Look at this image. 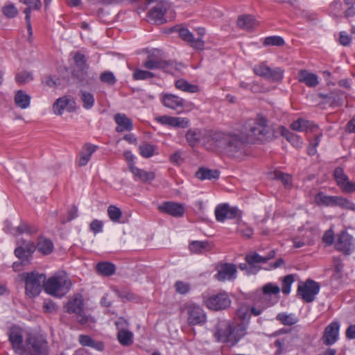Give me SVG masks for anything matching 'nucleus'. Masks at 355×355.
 Masks as SVG:
<instances>
[{
  "mask_svg": "<svg viewBox=\"0 0 355 355\" xmlns=\"http://www.w3.org/2000/svg\"><path fill=\"white\" fill-rule=\"evenodd\" d=\"M246 130L252 133H263L268 132V121L266 116L262 114H258L255 120H248L246 123Z\"/></svg>",
  "mask_w": 355,
  "mask_h": 355,
  "instance_id": "nucleus-14",
  "label": "nucleus"
},
{
  "mask_svg": "<svg viewBox=\"0 0 355 355\" xmlns=\"http://www.w3.org/2000/svg\"><path fill=\"white\" fill-rule=\"evenodd\" d=\"M247 135H186L189 144L193 147L200 144L209 150L218 148L230 153L240 150L244 144L243 139ZM249 139H253L257 135H248ZM264 137L266 135H257Z\"/></svg>",
  "mask_w": 355,
  "mask_h": 355,
  "instance_id": "nucleus-1",
  "label": "nucleus"
},
{
  "mask_svg": "<svg viewBox=\"0 0 355 355\" xmlns=\"http://www.w3.org/2000/svg\"><path fill=\"white\" fill-rule=\"evenodd\" d=\"M140 155L145 158H149L155 154H157L156 152V146L148 143H144L139 146Z\"/></svg>",
  "mask_w": 355,
  "mask_h": 355,
  "instance_id": "nucleus-46",
  "label": "nucleus"
},
{
  "mask_svg": "<svg viewBox=\"0 0 355 355\" xmlns=\"http://www.w3.org/2000/svg\"><path fill=\"white\" fill-rule=\"evenodd\" d=\"M15 80L18 83L24 85L33 80V76L31 72L24 71L16 75Z\"/></svg>",
  "mask_w": 355,
  "mask_h": 355,
  "instance_id": "nucleus-54",
  "label": "nucleus"
},
{
  "mask_svg": "<svg viewBox=\"0 0 355 355\" xmlns=\"http://www.w3.org/2000/svg\"><path fill=\"white\" fill-rule=\"evenodd\" d=\"M276 318L283 324L288 326L293 325L298 322V318L293 313H280Z\"/></svg>",
  "mask_w": 355,
  "mask_h": 355,
  "instance_id": "nucleus-44",
  "label": "nucleus"
},
{
  "mask_svg": "<svg viewBox=\"0 0 355 355\" xmlns=\"http://www.w3.org/2000/svg\"><path fill=\"white\" fill-rule=\"evenodd\" d=\"M107 212L110 220L113 223H121L122 212L119 207L114 205H110L107 207Z\"/></svg>",
  "mask_w": 355,
  "mask_h": 355,
  "instance_id": "nucleus-47",
  "label": "nucleus"
},
{
  "mask_svg": "<svg viewBox=\"0 0 355 355\" xmlns=\"http://www.w3.org/2000/svg\"><path fill=\"white\" fill-rule=\"evenodd\" d=\"M25 279L26 294L31 298L37 296L45 283L46 276L38 272H28L24 275Z\"/></svg>",
  "mask_w": 355,
  "mask_h": 355,
  "instance_id": "nucleus-3",
  "label": "nucleus"
},
{
  "mask_svg": "<svg viewBox=\"0 0 355 355\" xmlns=\"http://www.w3.org/2000/svg\"><path fill=\"white\" fill-rule=\"evenodd\" d=\"M175 291L180 295H185L190 291L191 286L189 283L181 280L175 282L174 284Z\"/></svg>",
  "mask_w": 355,
  "mask_h": 355,
  "instance_id": "nucleus-52",
  "label": "nucleus"
},
{
  "mask_svg": "<svg viewBox=\"0 0 355 355\" xmlns=\"http://www.w3.org/2000/svg\"><path fill=\"white\" fill-rule=\"evenodd\" d=\"M320 284L311 279H307L298 286L297 294L301 299L307 303L313 302L320 291Z\"/></svg>",
  "mask_w": 355,
  "mask_h": 355,
  "instance_id": "nucleus-4",
  "label": "nucleus"
},
{
  "mask_svg": "<svg viewBox=\"0 0 355 355\" xmlns=\"http://www.w3.org/2000/svg\"><path fill=\"white\" fill-rule=\"evenodd\" d=\"M26 344L27 347L31 349L37 355L46 354L47 343L44 339L29 336L26 338Z\"/></svg>",
  "mask_w": 355,
  "mask_h": 355,
  "instance_id": "nucleus-18",
  "label": "nucleus"
},
{
  "mask_svg": "<svg viewBox=\"0 0 355 355\" xmlns=\"http://www.w3.org/2000/svg\"><path fill=\"white\" fill-rule=\"evenodd\" d=\"M31 96L23 90H19L15 96L16 105L21 109H26L30 105Z\"/></svg>",
  "mask_w": 355,
  "mask_h": 355,
  "instance_id": "nucleus-34",
  "label": "nucleus"
},
{
  "mask_svg": "<svg viewBox=\"0 0 355 355\" xmlns=\"http://www.w3.org/2000/svg\"><path fill=\"white\" fill-rule=\"evenodd\" d=\"M231 323L229 322H220L214 333V337L218 342L230 344Z\"/></svg>",
  "mask_w": 355,
  "mask_h": 355,
  "instance_id": "nucleus-22",
  "label": "nucleus"
},
{
  "mask_svg": "<svg viewBox=\"0 0 355 355\" xmlns=\"http://www.w3.org/2000/svg\"><path fill=\"white\" fill-rule=\"evenodd\" d=\"M171 32H178L180 37L187 42L192 48L196 50H202L205 42L201 38H195L193 33L186 28L175 26L171 30Z\"/></svg>",
  "mask_w": 355,
  "mask_h": 355,
  "instance_id": "nucleus-9",
  "label": "nucleus"
},
{
  "mask_svg": "<svg viewBox=\"0 0 355 355\" xmlns=\"http://www.w3.org/2000/svg\"><path fill=\"white\" fill-rule=\"evenodd\" d=\"M2 12L6 17L13 18L17 16L18 11L14 4H9L2 8Z\"/></svg>",
  "mask_w": 355,
  "mask_h": 355,
  "instance_id": "nucleus-60",
  "label": "nucleus"
},
{
  "mask_svg": "<svg viewBox=\"0 0 355 355\" xmlns=\"http://www.w3.org/2000/svg\"><path fill=\"white\" fill-rule=\"evenodd\" d=\"M294 278L293 275H288L284 278L282 288L283 293L288 294L291 292V287L294 282Z\"/></svg>",
  "mask_w": 355,
  "mask_h": 355,
  "instance_id": "nucleus-57",
  "label": "nucleus"
},
{
  "mask_svg": "<svg viewBox=\"0 0 355 355\" xmlns=\"http://www.w3.org/2000/svg\"><path fill=\"white\" fill-rule=\"evenodd\" d=\"M80 98L83 102V106L86 110L92 109L95 103L94 95L85 90H80L79 93Z\"/></svg>",
  "mask_w": 355,
  "mask_h": 355,
  "instance_id": "nucleus-38",
  "label": "nucleus"
},
{
  "mask_svg": "<svg viewBox=\"0 0 355 355\" xmlns=\"http://www.w3.org/2000/svg\"><path fill=\"white\" fill-rule=\"evenodd\" d=\"M118 330L117 339L123 346H130L133 343V333L128 329V323L123 318H119L115 322Z\"/></svg>",
  "mask_w": 355,
  "mask_h": 355,
  "instance_id": "nucleus-8",
  "label": "nucleus"
},
{
  "mask_svg": "<svg viewBox=\"0 0 355 355\" xmlns=\"http://www.w3.org/2000/svg\"><path fill=\"white\" fill-rule=\"evenodd\" d=\"M17 247L15 250V255L20 259H26L36 250V245L30 241L19 239L17 242Z\"/></svg>",
  "mask_w": 355,
  "mask_h": 355,
  "instance_id": "nucleus-12",
  "label": "nucleus"
},
{
  "mask_svg": "<svg viewBox=\"0 0 355 355\" xmlns=\"http://www.w3.org/2000/svg\"><path fill=\"white\" fill-rule=\"evenodd\" d=\"M96 270L103 276H110L115 272V266L109 262H101L96 265Z\"/></svg>",
  "mask_w": 355,
  "mask_h": 355,
  "instance_id": "nucleus-42",
  "label": "nucleus"
},
{
  "mask_svg": "<svg viewBox=\"0 0 355 355\" xmlns=\"http://www.w3.org/2000/svg\"><path fill=\"white\" fill-rule=\"evenodd\" d=\"M159 209L162 212L170 214L173 217H181L185 211L183 205L174 202H164L159 207Z\"/></svg>",
  "mask_w": 355,
  "mask_h": 355,
  "instance_id": "nucleus-21",
  "label": "nucleus"
},
{
  "mask_svg": "<svg viewBox=\"0 0 355 355\" xmlns=\"http://www.w3.org/2000/svg\"><path fill=\"white\" fill-rule=\"evenodd\" d=\"M132 174L134 178L137 181H140L144 183L152 182L155 178V174L153 171H146L136 166H132L129 170Z\"/></svg>",
  "mask_w": 355,
  "mask_h": 355,
  "instance_id": "nucleus-25",
  "label": "nucleus"
},
{
  "mask_svg": "<svg viewBox=\"0 0 355 355\" xmlns=\"http://www.w3.org/2000/svg\"><path fill=\"white\" fill-rule=\"evenodd\" d=\"M336 248L344 253L349 254L355 248L353 237L346 232H341L336 243Z\"/></svg>",
  "mask_w": 355,
  "mask_h": 355,
  "instance_id": "nucleus-13",
  "label": "nucleus"
},
{
  "mask_svg": "<svg viewBox=\"0 0 355 355\" xmlns=\"http://www.w3.org/2000/svg\"><path fill=\"white\" fill-rule=\"evenodd\" d=\"M339 323L333 322L330 323L324 329L322 336L323 343L326 345H331L335 343L339 336Z\"/></svg>",
  "mask_w": 355,
  "mask_h": 355,
  "instance_id": "nucleus-17",
  "label": "nucleus"
},
{
  "mask_svg": "<svg viewBox=\"0 0 355 355\" xmlns=\"http://www.w3.org/2000/svg\"><path fill=\"white\" fill-rule=\"evenodd\" d=\"M219 173L216 170L201 168L196 173V177L199 180H211L218 178Z\"/></svg>",
  "mask_w": 355,
  "mask_h": 355,
  "instance_id": "nucleus-41",
  "label": "nucleus"
},
{
  "mask_svg": "<svg viewBox=\"0 0 355 355\" xmlns=\"http://www.w3.org/2000/svg\"><path fill=\"white\" fill-rule=\"evenodd\" d=\"M285 44L284 39L280 36H270L265 38V46H282Z\"/></svg>",
  "mask_w": 355,
  "mask_h": 355,
  "instance_id": "nucleus-53",
  "label": "nucleus"
},
{
  "mask_svg": "<svg viewBox=\"0 0 355 355\" xmlns=\"http://www.w3.org/2000/svg\"><path fill=\"white\" fill-rule=\"evenodd\" d=\"M293 130L298 132H314L319 131V127L313 121L298 119L291 124Z\"/></svg>",
  "mask_w": 355,
  "mask_h": 355,
  "instance_id": "nucleus-20",
  "label": "nucleus"
},
{
  "mask_svg": "<svg viewBox=\"0 0 355 355\" xmlns=\"http://www.w3.org/2000/svg\"><path fill=\"white\" fill-rule=\"evenodd\" d=\"M247 332V325L244 323H239L236 325L231 323V336L230 345H234L237 343Z\"/></svg>",
  "mask_w": 355,
  "mask_h": 355,
  "instance_id": "nucleus-27",
  "label": "nucleus"
},
{
  "mask_svg": "<svg viewBox=\"0 0 355 355\" xmlns=\"http://www.w3.org/2000/svg\"><path fill=\"white\" fill-rule=\"evenodd\" d=\"M114 120L116 126L117 132L131 131L132 130V123L130 119H129L124 114H116L114 116Z\"/></svg>",
  "mask_w": 355,
  "mask_h": 355,
  "instance_id": "nucleus-30",
  "label": "nucleus"
},
{
  "mask_svg": "<svg viewBox=\"0 0 355 355\" xmlns=\"http://www.w3.org/2000/svg\"><path fill=\"white\" fill-rule=\"evenodd\" d=\"M175 87L181 91L189 93H197L199 92V87L196 85L190 84L184 79H179L175 81Z\"/></svg>",
  "mask_w": 355,
  "mask_h": 355,
  "instance_id": "nucleus-37",
  "label": "nucleus"
},
{
  "mask_svg": "<svg viewBox=\"0 0 355 355\" xmlns=\"http://www.w3.org/2000/svg\"><path fill=\"white\" fill-rule=\"evenodd\" d=\"M36 249L43 254H49L53 250V244L49 239L40 238Z\"/></svg>",
  "mask_w": 355,
  "mask_h": 355,
  "instance_id": "nucleus-36",
  "label": "nucleus"
},
{
  "mask_svg": "<svg viewBox=\"0 0 355 355\" xmlns=\"http://www.w3.org/2000/svg\"><path fill=\"white\" fill-rule=\"evenodd\" d=\"M189 250L193 253H202L209 251L211 249V245L207 241H194L189 245Z\"/></svg>",
  "mask_w": 355,
  "mask_h": 355,
  "instance_id": "nucleus-32",
  "label": "nucleus"
},
{
  "mask_svg": "<svg viewBox=\"0 0 355 355\" xmlns=\"http://www.w3.org/2000/svg\"><path fill=\"white\" fill-rule=\"evenodd\" d=\"M215 278L218 281L232 280L236 277L237 269L232 263H220L216 266Z\"/></svg>",
  "mask_w": 355,
  "mask_h": 355,
  "instance_id": "nucleus-11",
  "label": "nucleus"
},
{
  "mask_svg": "<svg viewBox=\"0 0 355 355\" xmlns=\"http://www.w3.org/2000/svg\"><path fill=\"white\" fill-rule=\"evenodd\" d=\"M72 76L77 80V83L80 86H85L90 84L87 73L85 69L74 70Z\"/></svg>",
  "mask_w": 355,
  "mask_h": 355,
  "instance_id": "nucleus-45",
  "label": "nucleus"
},
{
  "mask_svg": "<svg viewBox=\"0 0 355 355\" xmlns=\"http://www.w3.org/2000/svg\"><path fill=\"white\" fill-rule=\"evenodd\" d=\"M160 51L154 49L151 53L148 55L146 61L144 62L143 66L148 69H163L164 71L171 73L172 63L168 61L162 60L157 58Z\"/></svg>",
  "mask_w": 355,
  "mask_h": 355,
  "instance_id": "nucleus-5",
  "label": "nucleus"
},
{
  "mask_svg": "<svg viewBox=\"0 0 355 355\" xmlns=\"http://www.w3.org/2000/svg\"><path fill=\"white\" fill-rule=\"evenodd\" d=\"M344 4L347 7L345 17H350L355 15V0H344Z\"/></svg>",
  "mask_w": 355,
  "mask_h": 355,
  "instance_id": "nucleus-62",
  "label": "nucleus"
},
{
  "mask_svg": "<svg viewBox=\"0 0 355 355\" xmlns=\"http://www.w3.org/2000/svg\"><path fill=\"white\" fill-rule=\"evenodd\" d=\"M335 206L355 211V204L342 196H337Z\"/></svg>",
  "mask_w": 355,
  "mask_h": 355,
  "instance_id": "nucleus-51",
  "label": "nucleus"
},
{
  "mask_svg": "<svg viewBox=\"0 0 355 355\" xmlns=\"http://www.w3.org/2000/svg\"><path fill=\"white\" fill-rule=\"evenodd\" d=\"M270 306L269 302H265L258 296L254 300V304L253 306H250V314H252L255 316L259 315L261 314L263 311L266 309L268 306Z\"/></svg>",
  "mask_w": 355,
  "mask_h": 355,
  "instance_id": "nucleus-35",
  "label": "nucleus"
},
{
  "mask_svg": "<svg viewBox=\"0 0 355 355\" xmlns=\"http://www.w3.org/2000/svg\"><path fill=\"white\" fill-rule=\"evenodd\" d=\"M285 139L293 146L300 148L302 145V140L298 135H283Z\"/></svg>",
  "mask_w": 355,
  "mask_h": 355,
  "instance_id": "nucleus-61",
  "label": "nucleus"
},
{
  "mask_svg": "<svg viewBox=\"0 0 355 355\" xmlns=\"http://www.w3.org/2000/svg\"><path fill=\"white\" fill-rule=\"evenodd\" d=\"M253 71L256 75L265 78L266 74H268V72L270 71V67L268 66L265 62H261L255 65Z\"/></svg>",
  "mask_w": 355,
  "mask_h": 355,
  "instance_id": "nucleus-56",
  "label": "nucleus"
},
{
  "mask_svg": "<svg viewBox=\"0 0 355 355\" xmlns=\"http://www.w3.org/2000/svg\"><path fill=\"white\" fill-rule=\"evenodd\" d=\"M279 291L280 288L278 286L268 283L263 286L262 293H260L257 296L265 302H268L267 299L268 295H277Z\"/></svg>",
  "mask_w": 355,
  "mask_h": 355,
  "instance_id": "nucleus-33",
  "label": "nucleus"
},
{
  "mask_svg": "<svg viewBox=\"0 0 355 355\" xmlns=\"http://www.w3.org/2000/svg\"><path fill=\"white\" fill-rule=\"evenodd\" d=\"M239 214L236 207H232L227 204L220 205L215 209V216L218 221L223 222L227 218H234Z\"/></svg>",
  "mask_w": 355,
  "mask_h": 355,
  "instance_id": "nucleus-15",
  "label": "nucleus"
},
{
  "mask_svg": "<svg viewBox=\"0 0 355 355\" xmlns=\"http://www.w3.org/2000/svg\"><path fill=\"white\" fill-rule=\"evenodd\" d=\"M185 309L188 315L187 321L189 324H202L206 322V314L199 305L189 302L185 304Z\"/></svg>",
  "mask_w": 355,
  "mask_h": 355,
  "instance_id": "nucleus-6",
  "label": "nucleus"
},
{
  "mask_svg": "<svg viewBox=\"0 0 355 355\" xmlns=\"http://www.w3.org/2000/svg\"><path fill=\"white\" fill-rule=\"evenodd\" d=\"M100 80L101 82L108 85H114L116 82V78L114 73L110 71H105L101 73L100 75Z\"/></svg>",
  "mask_w": 355,
  "mask_h": 355,
  "instance_id": "nucleus-55",
  "label": "nucleus"
},
{
  "mask_svg": "<svg viewBox=\"0 0 355 355\" xmlns=\"http://www.w3.org/2000/svg\"><path fill=\"white\" fill-rule=\"evenodd\" d=\"M313 240V233L310 230H306L302 234V238L293 239L294 247L296 248H302L306 245H310Z\"/></svg>",
  "mask_w": 355,
  "mask_h": 355,
  "instance_id": "nucleus-39",
  "label": "nucleus"
},
{
  "mask_svg": "<svg viewBox=\"0 0 355 355\" xmlns=\"http://www.w3.org/2000/svg\"><path fill=\"white\" fill-rule=\"evenodd\" d=\"M257 24L258 23L255 18L250 15H241L237 19L238 26L247 31L253 29Z\"/></svg>",
  "mask_w": 355,
  "mask_h": 355,
  "instance_id": "nucleus-31",
  "label": "nucleus"
},
{
  "mask_svg": "<svg viewBox=\"0 0 355 355\" xmlns=\"http://www.w3.org/2000/svg\"><path fill=\"white\" fill-rule=\"evenodd\" d=\"M337 196H327L323 193H318L315 197V202L319 205L335 206Z\"/></svg>",
  "mask_w": 355,
  "mask_h": 355,
  "instance_id": "nucleus-40",
  "label": "nucleus"
},
{
  "mask_svg": "<svg viewBox=\"0 0 355 355\" xmlns=\"http://www.w3.org/2000/svg\"><path fill=\"white\" fill-rule=\"evenodd\" d=\"M162 103L169 109L178 110L179 108H184L186 101L182 98L175 94H164L162 97Z\"/></svg>",
  "mask_w": 355,
  "mask_h": 355,
  "instance_id": "nucleus-19",
  "label": "nucleus"
},
{
  "mask_svg": "<svg viewBox=\"0 0 355 355\" xmlns=\"http://www.w3.org/2000/svg\"><path fill=\"white\" fill-rule=\"evenodd\" d=\"M250 306L247 304H241L236 311V315L242 320H248L250 317Z\"/></svg>",
  "mask_w": 355,
  "mask_h": 355,
  "instance_id": "nucleus-49",
  "label": "nucleus"
},
{
  "mask_svg": "<svg viewBox=\"0 0 355 355\" xmlns=\"http://www.w3.org/2000/svg\"><path fill=\"white\" fill-rule=\"evenodd\" d=\"M274 257V251L270 252L268 256L265 257L261 256L256 252H251L246 255L245 261L250 266L256 268V270H258L259 269V268L257 267L258 264L266 263L268 260L272 259Z\"/></svg>",
  "mask_w": 355,
  "mask_h": 355,
  "instance_id": "nucleus-23",
  "label": "nucleus"
},
{
  "mask_svg": "<svg viewBox=\"0 0 355 355\" xmlns=\"http://www.w3.org/2000/svg\"><path fill=\"white\" fill-rule=\"evenodd\" d=\"M96 146L90 144H85L77 159V164L80 166H85L90 160L92 155L96 151Z\"/></svg>",
  "mask_w": 355,
  "mask_h": 355,
  "instance_id": "nucleus-28",
  "label": "nucleus"
},
{
  "mask_svg": "<svg viewBox=\"0 0 355 355\" xmlns=\"http://www.w3.org/2000/svg\"><path fill=\"white\" fill-rule=\"evenodd\" d=\"M165 12L163 3L159 2L150 10L148 16L155 23L163 24L166 21L164 18Z\"/></svg>",
  "mask_w": 355,
  "mask_h": 355,
  "instance_id": "nucleus-26",
  "label": "nucleus"
},
{
  "mask_svg": "<svg viewBox=\"0 0 355 355\" xmlns=\"http://www.w3.org/2000/svg\"><path fill=\"white\" fill-rule=\"evenodd\" d=\"M9 340L17 353L22 354L24 352L22 329L19 327L14 326L10 329Z\"/></svg>",
  "mask_w": 355,
  "mask_h": 355,
  "instance_id": "nucleus-16",
  "label": "nucleus"
},
{
  "mask_svg": "<svg viewBox=\"0 0 355 355\" xmlns=\"http://www.w3.org/2000/svg\"><path fill=\"white\" fill-rule=\"evenodd\" d=\"M206 306L214 311L226 309L231 305V300L226 293L213 295L205 300Z\"/></svg>",
  "mask_w": 355,
  "mask_h": 355,
  "instance_id": "nucleus-7",
  "label": "nucleus"
},
{
  "mask_svg": "<svg viewBox=\"0 0 355 355\" xmlns=\"http://www.w3.org/2000/svg\"><path fill=\"white\" fill-rule=\"evenodd\" d=\"M66 311L69 313L80 314L83 313V300L81 295H76L69 300L64 306Z\"/></svg>",
  "mask_w": 355,
  "mask_h": 355,
  "instance_id": "nucleus-29",
  "label": "nucleus"
},
{
  "mask_svg": "<svg viewBox=\"0 0 355 355\" xmlns=\"http://www.w3.org/2000/svg\"><path fill=\"white\" fill-rule=\"evenodd\" d=\"M334 178L337 185L346 193H352L355 191V182L349 180L348 176L345 173L344 170L337 167L334 171Z\"/></svg>",
  "mask_w": 355,
  "mask_h": 355,
  "instance_id": "nucleus-10",
  "label": "nucleus"
},
{
  "mask_svg": "<svg viewBox=\"0 0 355 355\" xmlns=\"http://www.w3.org/2000/svg\"><path fill=\"white\" fill-rule=\"evenodd\" d=\"M153 77H155V74L153 72L140 69H136L132 74V78L135 80H144Z\"/></svg>",
  "mask_w": 355,
  "mask_h": 355,
  "instance_id": "nucleus-48",
  "label": "nucleus"
},
{
  "mask_svg": "<svg viewBox=\"0 0 355 355\" xmlns=\"http://www.w3.org/2000/svg\"><path fill=\"white\" fill-rule=\"evenodd\" d=\"M284 71L280 67L270 68L266 74L265 79L272 82H280L284 78Z\"/></svg>",
  "mask_w": 355,
  "mask_h": 355,
  "instance_id": "nucleus-43",
  "label": "nucleus"
},
{
  "mask_svg": "<svg viewBox=\"0 0 355 355\" xmlns=\"http://www.w3.org/2000/svg\"><path fill=\"white\" fill-rule=\"evenodd\" d=\"M169 160L172 164L179 166L184 163V157L182 155V153L180 150H178L170 155Z\"/></svg>",
  "mask_w": 355,
  "mask_h": 355,
  "instance_id": "nucleus-59",
  "label": "nucleus"
},
{
  "mask_svg": "<svg viewBox=\"0 0 355 355\" xmlns=\"http://www.w3.org/2000/svg\"><path fill=\"white\" fill-rule=\"evenodd\" d=\"M68 105V98L66 97H62L58 98L53 104V109L55 114L61 115L63 110L66 109V106Z\"/></svg>",
  "mask_w": 355,
  "mask_h": 355,
  "instance_id": "nucleus-50",
  "label": "nucleus"
},
{
  "mask_svg": "<svg viewBox=\"0 0 355 355\" xmlns=\"http://www.w3.org/2000/svg\"><path fill=\"white\" fill-rule=\"evenodd\" d=\"M71 286L70 279L64 273L58 274L45 280L44 290L53 297L61 298L69 291Z\"/></svg>",
  "mask_w": 355,
  "mask_h": 355,
  "instance_id": "nucleus-2",
  "label": "nucleus"
},
{
  "mask_svg": "<svg viewBox=\"0 0 355 355\" xmlns=\"http://www.w3.org/2000/svg\"><path fill=\"white\" fill-rule=\"evenodd\" d=\"M73 60H74L76 66L79 69H85V68H87L86 59H85V57L84 55H83L80 53H77L74 55Z\"/></svg>",
  "mask_w": 355,
  "mask_h": 355,
  "instance_id": "nucleus-63",
  "label": "nucleus"
},
{
  "mask_svg": "<svg viewBox=\"0 0 355 355\" xmlns=\"http://www.w3.org/2000/svg\"><path fill=\"white\" fill-rule=\"evenodd\" d=\"M189 123L190 121L188 118L173 116L171 126L184 128L188 127Z\"/></svg>",
  "mask_w": 355,
  "mask_h": 355,
  "instance_id": "nucleus-58",
  "label": "nucleus"
},
{
  "mask_svg": "<svg viewBox=\"0 0 355 355\" xmlns=\"http://www.w3.org/2000/svg\"><path fill=\"white\" fill-rule=\"evenodd\" d=\"M103 225V224L102 221L95 219L91 222L89 228L94 234H97L102 231Z\"/></svg>",
  "mask_w": 355,
  "mask_h": 355,
  "instance_id": "nucleus-64",
  "label": "nucleus"
},
{
  "mask_svg": "<svg viewBox=\"0 0 355 355\" xmlns=\"http://www.w3.org/2000/svg\"><path fill=\"white\" fill-rule=\"evenodd\" d=\"M297 78L300 83H304L309 87H315L319 84L318 76L306 69H301Z\"/></svg>",
  "mask_w": 355,
  "mask_h": 355,
  "instance_id": "nucleus-24",
  "label": "nucleus"
}]
</instances>
